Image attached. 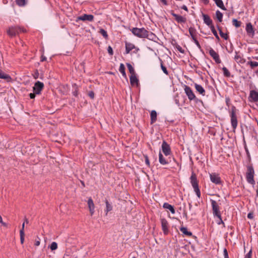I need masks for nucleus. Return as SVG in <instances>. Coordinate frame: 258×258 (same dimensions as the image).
<instances>
[{"instance_id": "obj_1", "label": "nucleus", "mask_w": 258, "mask_h": 258, "mask_svg": "<svg viewBox=\"0 0 258 258\" xmlns=\"http://www.w3.org/2000/svg\"><path fill=\"white\" fill-rule=\"evenodd\" d=\"M131 31L134 35L142 38H149L150 36H151L153 35L152 33L148 31L146 29L144 28H133L131 30Z\"/></svg>"}, {"instance_id": "obj_2", "label": "nucleus", "mask_w": 258, "mask_h": 258, "mask_svg": "<svg viewBox=\"0 0 258 258\" xmlns=\"http://www.w3.org/2000/svg\"><path fill=\"white\" fill-rule=\"evenodd\" d=\"M26 29L23 27L14 26L8 28L7 33L10 37H15L20 33L26 32Z\"/></svg>"}, {"instance_id": "obj_3", "label": "nucleus", "mask_w": 258, "mask_h": 258, "mask_svg": "<svg viewBox=\"0 0 258 258\" xmlns=\"http://www.w3.org/2000/svg\"><path fill=\"white\" fill-rule=\"evenodd\" d=\"M254 174L253 167L251 165H248L247 166L245 178L247 182L252 185L255 184V180L254 179Z\"/></svg>"}, {"instance_id": "obj_4", "label": "nucleus", "mask_w": 258, "mask_h": 258, "mask_svg": "<svg viewBox=\"0 0 258 258\" xmlns=\"http://www.w3.org/2000/svg\"><path fill=\"white\" fill-rule=\"evenodd\" d=\"M230 121L232 127L235 130L238 124L237 117L236 115V109L235 107L232 106L230 111Z\"/></svg>"}, {"instance_id": "obj_5", "label": "nucleus", "mask_w": 258, "mask_h": 258, "mask_svg": "<svg viewBox=\"0 0 258 258\" xmlns=\"http://www.w3.org/2000/svg\"><path fill=\"white\" fill-rule=\"evenodd\" d=\"M190 183L194 189V190H195L197 196L199 198H200L201 192H200V190L199 187L198 181L197 180V176L195 173H194V172L192 173L190 177Z\"/></svg>"}, {"instance_id": "obj_6", "label": "nucleus", "mask_w": 258, "mask_h": 258, "mask_svg": "<svg viewBox=\"0 0 258 258\" xmlns=\"http://www.w3.org/2000/svg\"><path fill=\"white\" fill-rule=\"evenodd\" d=\"M211 206L212 208V211L214 216L217 217H220V214H221L220 211L219 204H218L216 201L212 199L210 200Z\"/></svg>"}, {"instance_id": "obj_7", "label": "nucleus", "mask_w": 258, "mask_h": 258, "mask_svg": "<svg viewBox=\"0 0 258 258\" xmlns=\"http://www.w3.org/2000/svg\"><path fill=\"white\" fill-rule=\"evenodd\" d=\"M184 90L189 100H194L196 99V95L189 86L184 85Z\"/></svg>"}, {"instance_id": "obj_8", "label": "nucleus", "mask_w": 258, "mask_h": 258, "mask_svg": "<svg viewBox=\"0 0 258 258\" xmlns=\"http://www.w3.org/2000/svg\"><path fill=\"white\" fill-rule=\"evenodd\" d=\"M170 13L178 23H185L186 22V18L185 17L178 15L174 13L173 11H171Z\"/></svg>"}, {"instance_id": "obj_9", "label": "nucleus", "mask_w": 258, "mask_h": 258, "mask_svg": "<svg viewBox=\"0 0 258 258\" xmlns=\"http://www.w3.org/2000/svg\"><path fill=\"white\" fill-rule=\"evenodd\" d=\"M43 88H44L43 83L41 82L37 81L35 83L34 86L33 88V89L34 92H35V94H39L40 93L41 91H42V90L43 89Z\"/></svg>"}, {"instance_id": "obj_10", "label": "nucleus", "mask_w": 258, "mask_h": 258, "mask_svg": "<svg viewBox=\"0 0 258 258\" xmlns=\"http://www.w3.org/2000/svg\"><path fill=\"white\" fill-rule=\"evenodd\" d=\"M162 150L165 156H168L171 153V148L165 141H163L162 144Z\"/></svg>"}, {"instance_id": "obj_11", "label": "nucleus", "mask_w": 258, "mask_h": 258, "mask_svg": "<svg viewBox=\"0 0 258 258\" xmlns=\"http://www.w3.org/2000/svg\"><path fill=\"white\" fill-rule=\"evenodd\" d=\"M210 177L211 181L216 184H220L221 183V178L219 176L218 174L216 173H212L210 174Z\"/></svg>"}, {"instance_id": "obj_12", "label": "nucleus", "mask_w": 258, "mask_h": 258, "mask_svg": "<svg viewBox=\"0 0 258 258\" xmlns=\"http://www.w3.org/2000/svg\"><path fill=\"white\" fill-rule=\"evenodd\" d=\"M162 229L164 234H167L168 233V223L167 221L164 219L162 218L161 219Z\"/></svg>"}, {"instance_id": "obj_13", "label": "nucleus", "mask_w": 258, "mask_h": 258, "mask_svg": "<svg viewBox=\"0 0 258 258\" xmlns=\"http://www.w3.org/2000/svg\"><path fill=\"white\" fill-rule=\"evenodd\" d=\"M209 54L217 63H219L221 62L219 54L213 49L211 48L210 49Z\"/></svg>"}, {"instance_id": "obj_14", "label": "nucleus", "mask_w": 258, "mask_h": 258, "mask_svg": "<svg viewBox=\"0 0 258 258\" xmlns=\"http://www.w3.org/2000/svg\"><path fill=\"white\" fill-rule=\"evenodd\" d=\"M78 20L92 22L94 20V16L92 15L84 14L78 18Z\"/></svg>"}, {"instance_id": "obj_15", "label": "nucleus", "mask_w": 258, "mask_h": 258, "mask_svg": "<svg viewBox=\"0 0 258 258\" xmlns=\"http://www.w3.org/2000/svg\"><path fill=\"white\" fill-rule=\"evenodd\" d=\"M88 206L89 209V211L91 216H92L95 212V205L93 200L90 198L88 200Z\"/></svg>"}, {"instance_id": "obj_16", "label": "nucleus", "mask_w": 258, "mask_h": 258, "mask_svg": "<svg viewBox=\"0 0 258 258\" xmlns=\"http://www.w3.org/2000/svg\"><path fill=\"white\" fill-rule=\"evenodd\" d=\"M202 16L204 22L206 25H207L209 27L213 25L212 24V20L208 15L203 14Z\"/></svg>"}, {"instance_id": "obj_17", "label": "nucleus", "mask_w": 258, "mask_h": 258, "mask_svg": "<svg viewBox=\"0 0 258 258\" xmlns=\"http://www.w3.org/2000/svg\"><path fill=\"white\" fill-rule=\"evenodd\" d=\"M246 30L247 34H248L249 35H251L252 36L254 35V31L253 30L252 25L250 23H249L246 24Z\"/></svg>"}, {"instance_id": "obj_18", "label": "nucleus", "mask_w": 258, "mask_h": 258, "mask_svg": "<svg viewBox=\"0 0 258 258\" xmlns=\"http://www.w3.org/2000/svg\"><path fill=\"white\" fill-rule=\"evenodd\" d=\"M159 161L162 165H166L169 163L168 159H166L161 152L159 154Z\"/></svg>"}, {"instance_id": "obj_19", "label": "nucleus", "mask_w": 258, "mask_h": 258, "mask_svg": "<svg viewBox=\"0 0 258 258\" xmlns=\"http://www.w3.org/2000/svg\"><path fill=\"white\" fill-rule=\"evenodd\" d=\"M195 87L197 91L200 94L202 95L203 96L205 95V90L201 85L195 84Z\"/></svg>"}, {"instance_id": "obj_20", "label": "nucleus", "mask_w": 258, "mask_h": 258, "mask_svg": "<svg viewBox=\"0 0 258 258\" xmlns=\"http://www.w3.org/2000/svg\"><path fill=\"white\" fill-rule=\"evenodd\" d=\"M163 207L165 209L169 210L173 214L175 213V211L173 206H172V205H170L167 203H164Z\"/></svg>"}, {"instance_id": "obj_21", "label": "nucleus", "mask_w": 258, "mask_h": 258, "mask_svg": "<svg viewBox=\"0 0 258 258\" xmlns=\"http://www.w3.org/2000/svg\"><path fill=\"white\" fill-rule=\"evenodd\" d=\"M130 82L132 85H137L139 84V80L136 76V74L134 75H131L130 76Z\"/></svg>"}, {"instance_id": "obj_22", "label": "nucleus", "mask_w": 258, "mask_h": 258, "mask_svg": "<svg viewBox=\"0 0 258 258\" xmlns=\"http://www.w3.org/2000/svg\"><path fill=\"white\" fill-rule=\"evenodd\" d=\"M0 78L6 80L8 82L10 81L11 80V77L7 74H6L3 71L0 70Z\"/></svg>"}, {"instance_id": "obj_23", "label": "nucleus", "mask_w": 258, "mask_h": 258, "mask_svg": "<svg viewBox=\"0 0 258 258\" xmlns=\"http://www.w3.org/2000/svg\"><path fill=\"white\" fill-rule=\"evenodd\" d=\"M151 123H154L157 120V112L155 110H152L150 114Z\"/></svg>"}, {"instance_id": "obj_24", "label": "nucleus", "mask_w": 258, "mask_h": 258, "mask_svg": "<svg viewBox=\"0 0 258 258\" xmlns=\"http://www.w3.org/2000/svg\"><path fill=\"white\" fill-rule=\"evenodd\" d=\"M250 96L253 101L256 102L258 101V92L255 91H251L250 93Z\"/></svg>"}, {"instance_id": "obj_25", "label": "nucleus", "mask_w": 258, "mask_h": 258, "mask_svg": "<svg viewBox=\"0 0 258 258\" xmlns=\"http://www.w3.org/2000/svg\"><path fill=\"white\" fill-rule=\"evenodd\" d=\"M135 48V45L131 43H125V51L126 53H128L130 51L133 50Z\"/></svg>"}, {"instance_id": "obj_26", "label": "nucleus", "mask_w": 258, "mask_h": 258, "mask_svg": "<svg viewBox=\"0 0 258 258\" xmlns=\"http://www.w3.org/2000/svg\"><path fill=\"white\" fill-rule=\"evenodd\" d=\"M217 6L221 9L223 10H226V9L225 7L223 2L222 0H213Z\"/></svg>"}, {"instance_id": "obj_27", "label": "nucleus", "mask_w": 258, "mask_h": 258, "mask_svg": "<svg viewBox=\"0 0 258 258\" xmlns=\"http://www.w3.org/2000/svg\"><path fill=\"white\" fill-rule=\"evenodd\" d=\"M235 55L234 56V59L235 60L238 62V63H243L244 62V61H243V58L241 57V56H240V55H239V54H238V53L237 52H235Z\"/></svg>"}, {"instance_id": "obj_28", "label": "nucleus", "mask_w": 258, "mask_h": 258, "mask_svg": "<svg viewBox=\"0 0 258 258\" xmlns=\"http://www.w3.org/2000/svg\"><path fill=\"white\" fill-rule=\"evenodd\" d=\"M106 204V209L105 210L106 212V215L107 214L108 212L111 211L112 210V206L111 204H110L107 200L105 201Z\"/></svg>"}, {"instance_id": "obj_29", "label": "nucleus", "mask_w": 258, "mask_h": 258, "mask_svg": "<svg viewBox=\"0 0 258 258\" xmlns=\"http://www.w3.org/2000/svg\"><path fill=\"white\" fill-rule=\"evenodd\" d=\"M188 31L191 37L197 36L198 33L195 28L193 27H190Z\"/></svg>"}, {"instance_id": "obj_30", "label": "nucleus", "mask_w": 258, "mask_h": 258, "mask_svg": "<svg viewBox=\"0 0 258 258\" xmlns=\"http://www.w3.org/2000/svg\"><path fill=\"white\" fill-rule=\"evenodd\" d=\"M180 230L184 234H185L187 236H191L192 235L191 232L188 231V230L186 227H181L180 228Z\"/></svg>"}, {"instance_id": "obj_31", "label": "nucleus", "mask_w": 258, "mask_h": 258, "mask_svg": "<svg viewBox=\"0 0 258 258\" xmlns=\"http://www.w3.org/2000/svg\"><path fill=\"white\" fill-rule=\"evenodd\" d=\"M119 71L120 72V73L122 75V76L124 77H126V74L125 72V67L123 63H120L119 68Z\"/></svg>"}, {"instance_id": "obj_32", "label": "nucleus", "mask_w": 258, "mask_h": 258, "mask_svg": "<svg viewBox=\"0 0 258 258\" xmlns=\"http://www.w3.org/2000/svg\"><path fill=\"white\" fill-rule=\"evenodd\" d=\"M216 18L218 19V20L220 22H221L222 21V19H223V14H222V13H221L218 10L216 12Z\"/></svg>"}, {"instance_id": "obj_33", "label": "nucleus", "mask_w": 258, "mask_h": 258, "mask_svg": "<svg viewBox=\"0 0 258 258\" xmlns=\"http://www.w3.org/2000/svg\"><path fill=\"white\" fill-rule=\"evenodd\" d=\"M160 66H161V69H162V71L164 72V73L165 74H166V75H169L168 71H167L166 67L165 66H164L163 61L161 59H160Z\"/></svg>"}, {"instance_id": "obj_34", "label": "nucleus", "mask_w": 258, "mask_h": 258, "mask_svg": "<svg viewBox=\"0 0 258 258\" xmlns=\"http://www.w3.org/2000/svg\"><path fill=\"white\" fill-rule=\"evenodd\" d=\"M127 67L129 71V72L131 75L135 74L134 69L130 63H127Z\"/></svg>"}, {"instance_id": "obj_35", "label": "nucleus", "mask_w": 258, "mask_h": 258, "mask_svg": "<svg viewBox=\"0 0 258 258\" xmlns=\"http://www.w3.org/2000/svg\"><path fill=\"white\" fill-rule=\"evenodd\" d=\"M222 71L223 72L224 75L225 77H229L230 76V73L226 67H223L222 68Z\"/></svg>"}, {"instance_id": "obj_36", "label": "nucleus", "mask_w": 258, "mask_h": 258, "mask_svg": "<svg viewBox=\"0 0 258 258\" xmlns=\"http://www.w3.org/2000/svg\"><path fill=\"white\" fill-rule=\"evenodd\" d=\"M16 4L20 7H23L26 5L25 0H16Z\"/></svg>"}, {"instance_id": "obj_37", "label": "nucleus", "mask_w": 258, "mask_h": 258, "mask_svg": "<svg viewBox=\"0 0 258 258\" xmlns=\"http://www.w3.org/2000/svg\"><path fill=\"white\" fill-rule=\"evenodd\" d=\"M218 30L219 31V34L221 37L224 38V39L227 40L228 38L227 34L223 33L220 28H218Z\"/></svg>"}, {"instance_id": "obj_38", "label": "nucleus", "mask_w": 258, "mask_h": 258, "mask_svg": "<svg viewBox=\"0 0 258 258\" xmlns=\"http://www.w3.org/2000/svg\"><path fill=\"white\" fill-rule=\"evenodd\" d=\"M212 33H213V34L214 35V36H215V37L219 39V36L218 35V34L217 33V31L216 30H215V27L214 26V25H212L211 26V27H210Z\"/></svg>"}, {"instance_id": "obj_39", "label": "nucleus", "mask_w": 258, "mask_h": 258, "mask_svg": "<svg viewBox=\"0 0 258 258\" xmlns=\"http://www.w3.org/2000/svg\"><path fill=\"white\" fill-rule=\"evenodd\" d=\"M232 24L234 26H235L236 27L238 28L241 25V22L240 21H237L236 19H233L232 20Z\"/></svg>"}, {"instance_id": "obj_40", "label": "nucleus", "mask_w": 258, "mask_h": 258, "mask_svg": "<svg viewBox=\"0 0 258 258\" xmlns=\"http://www.w3.org/2000/svg\"><path fill=\"white\" fill-rule=\"evenodd\" d=\"M99 33L105 38H108V34L107 32L103 29H100L99 31Z\"/></svg>"}, {"instance_id": "obj_41", "label": "nucleus", "mask_w": 258, "mask_h": 258, "mask_svg": "<svg viewBox=\"0 0 258 258\" xmlns=\"http://www.w3.org/2000/svg\"><path fill=\"white\" fill-rule=\"evenodd\" d=\"M50 248L51 250H55L57 248V244L55 242H53L51 243Z\"/></svg>"}, {"instance_id": "obj_42", "label": "nucleus", "mask_w": 258, "mask_h": 258, "mask_svg": "<svg viewBox=\"0 0 258 258\" xmlns=\"http://www.w3.org/2000/svg\"><path fill=\"white\" fill-rule=\"evenodd\" d=\"M248 63L250 64L251 68L258 67V62L256 61H249Z\"/></svg>"}, {"instance_id": "obj_43", "label": "nucleus", "mask_w": 258, "mask_h": 258, "mask_svg": "<svg viewBox=\"0 0 258 258\" xmlns=\"http://www.w3.org/2000/svg\"><path fill=\"white\" fill-rule=\"evenodd\" d=\"M20 235L21 243L22 244H23L24 243V236H25L24 232L20 231Z\"/></svg>"}, {"instance_id": "obj_44", "label": "nucleus", "mask_w": 258, "mask_h": 258, "mask_svg": "<svg viewBox=\"0 0 258 258\" xmlns=\"http://www.w3.org/2000/svg\"><path fill=\"white\" fill-rule=\"evenodd\" d=\"M217 218L219 219V220L217 221V224L218 225L223 224V226L225 227L224 223L223 222V220L222 219L221 214H220V217H217Z\"/></svg>"}, {"instance_id": "obj_45", "label": "nucleus", "mask_w": 258, "mask_h": 258, "mask_svg": "<svg viewBox=\"0 0 258 258\" xmlns=\"http://www.w3.org/2000/svg\"><path fill=\"white\" fill-rule=\"evenodd\" d=\"M107 51H108V53L110 55H112L113 54V49H112V47L110 46H108V49H107Z\"/></svg>"}, {"instance_id": "obj_46", "label": "nucleus", "mask_w": 258, "mask_h": 258, "mask_svg": "<svg viewBox=\"0 0 258 258\" xmlns=\"http://www.w3.org/2000/svg\"><path fill=\"white\" fill-rule=\"evenodd\" d=\"M38 239H36L35 241V245L39 246L40 243V239L39 237H37Z\"/></svg>"}, {"instance_id": "obj_47", "label": "nucleus", "mask_w": 258, "mask_h": 258, "mask_svg": "<svg viewBox=\"0 0 258 258\" xmlns=\"http://www.w3.org/2000/svg\"><path fill=\"white\" fill-rule=\"evenodd\" d=\"M88 95L92 99L94 98V93L93 91L89 92L88 93Z\"/></svg>"}, {"instance_id": "obj_48", "label": "nucleus", "mask_w": 258, "mask_h": 258, "mask_svg": "<svg viewBox=\"0 0 258 258\" xmlns=\"http://www.w3.org/2000/svg\"><path fill=\"white\" fill-rule=\"evenodd\" d=\"M145 163H146V165L148 166H149L150 162H149V160L148 156H145Z\"/></svg>"}, {"instance_id": "obj_49", "label": "nucleus", "mask_w": 258, "mask_h": 258, "mask_svg": "<svg viewBox=\"0 0 258 258\" xmlns=\"http://www.w3.org/2000/svg\"><path fill=\"white\" fill-rule=\"evenodd\" d=\"M251 251H249L245 256L244 258H251Z\"/></svg>"}, {"instance_id": "obj_50", "label": "nucleus", "mask_w": 258, "mask_h": 258, "mask_svg": "<svg viewBox=\"0 0 258 258\" xmlns=\"http://www.w3.org/2000/svg\"><path fill=\"white\" fill-rule=\"evenodd\" d=\"M247 218L249 219H252L253 218V213H249L247 215Z\"/></svg>"}, {"instance_id": "obj_51", "label": "nucleus", "mask_w": 258, "mask_h": 258, "mask_svg": "<svg viewBox=\"0 0 258 258\" xmlns=\"http://www.w3.org/2000/svg\"><path fill=\"white\" fill-rule=\"evenodd\" d=\"M224 258H229L228 252H227V250L226 249H224Z\"/></svg>"}, {"instance_id": "obj_52", "label": "nucleus", "mask_w": 258, "mask_h": 258, "mask_svg": "<svg viewBox=\"0 0 258 258\" xmlns=\"http://www.w3.org/2000/svg\"><path fill=\"white\" fill-rule=\"evenodd\" d=\"M0 223L4 226H5V227H7V225L6 223L4 222L3 221V219H2V217H1V216L0 215Z\"/></svg>"}, {"instance_id": "obj_53", "label": "nucleus", "mask_w": 258, "mask_h": 258, "mask_svg": "<svg viewBox=\"0 0 258 258\" xmlns=\"http://www.w3.org/2000/svg\"><path fill=\"white\" fill-rule=\"evenodd\" d=\"M36 94H35V92H34L33 93H30L29 94V96H30V98L31 99H34L35 97V95Z\"/></svg>"}, {"instance_id": "obj_54", "label": "nucleus", "mask_w": 258, "mask_h": 258, "mask_svg": "<svg viewBox=\"0 0 258 258\" xmlns=\"http://www.w3.org/2000/svg\"><path fill=\"white\" fill-rule=\"evenodd\" d=\"M195 43L196 44V45L198 46V47L199 48H201V45L199 42V41L197 40H195V41H194Z\"/></svg>"}, {"instance_id": "obj_55", "label": "nucleus", "mask_w": 258, "mask_h": 258, "mask_svg": "<svg viewBox=\"0 0 258 258\" xmlns=\"http://www.w3.org/2000/svg\"><path fill=\"white\" fill-rule=\"evenodd\" d=\"M181 9L186 11V12H188V9L187 7L185 5H183L181 7Z\"/></svg>"}, {"instance_id": "obj_56", "label": "nucleus", "mask_w": 258, "mask_h": 258, "mask_svg": "<svg viewBox=\"0 0 258 258\" xmlns=\"http://www.w3.org/2000/svg\"><path fill=\"white\" fill-rule=\"evenodd\" d=\"M160 1L162 3V4L164 5H167V2L166 0H160Z\"/></svg>"}, {"instance_id": "obj_57", "label": "nucleus", "mask_w": 258, "mask_h": 258, "mask_svg": "<svg viewBox=\"0 0 258 258\" xmlns=\"http://www.w3.org/2000/svg\"><path fill=\"white\" fill-rule=\"evenodd\" d=\"M24 227H25V222H24L22 225V228L20 230V231L24 232Z\"/></svg>"}, {"instance_id": "obj_58", "label": "nucleus", "mask_w": 258, "mask_h": 258, "mask_svg": "<svg viewBox=\"0 0 258 258\" xmlns=\"http://www.w3.org/2000/svg\"><path fill=\"white\" fill-rule=\"evenodd\" d=\"M46 59V57H45V56H41V60L42 61H43L45 60Z\"/></svg>"}, {"instance_id": "obj_59", "label": "nucleus", "mask_w": 258, "mask_h": 258, "mask_svg": "<svg viewBox=\"0 0 258 258\" xmlns=\"http://www.w3.org/2000/svg\"><path fill=\"white\" fill-rule=\"evenodd\" d=\"M191 38L194 41H195V40H197V36L191 37Z\"/></svg>"}, {"instance_id": "obj_60", "label": "nucleus", "mask_w": 258, "mask_h": 258, "mask_svg": "<svg viewBox=\"0 0 258 258\" xmlns=\"http://www.w3.org/2000/svg\"><path fill=\"white\" fill-rule=\"evenodd\" d=\"M25 222V223H27V224L28 223V219L27 218L25 219V222Z\"/></svg>"}, {"instance_id": "obj_61", "label": "nucleus", "mask_w": 258, "mask_h": 258, "mask_svg": "<svg viewBox=\"0 0 258 258\" xmlns=\"http://www.w3.org/2000/svg\"><path fill=\"white\" fill-rule=\"evenodd\" d=\"M256 196L258 197V188L256 190Z\"/></svg>"}, {"instance_id": "obj_62", "label": "nucleus", "mask_w": 258, "mask_h": 258, "mask_svg": "<svg viewBox=\"0 0 258 258\" xmlns=\"http://www.w3.org/2000/svg\"><path fill=\"white\" fill-rule=\"evenodd\" d=\"M179 50L181 52H183V51L181 50V48L179 49Z\"/></svg>"}, {"instance_id": "obj_63", "label": "nucleus", "mask_w": 258, "mask_h": 258, "mask_svg": "<svg viewBox=\"0 0 258 258\" xmlns=\"http://www.w3.org/2000/svg\"><path fill=\"white\" fill-rule=\"evenodd\" d=\"M82 185H84V182H82Z\"/></svg>"}, {"instance_id": "obj_64", "label": "nucleus", "mask_w": 258, "mask_h": 258, "mask_svg": "<svg viewBox=\"0 0 258 258\" xmlns=\"http://www.w3.org/2000/svg\"><path fill=\"white\" fill-rule=\"evenodd\" d=\"M256 59L258 60V56L256 57Z\"/></svg>"}]
</instances>
